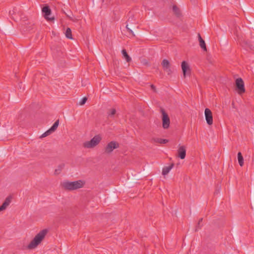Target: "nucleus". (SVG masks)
Masks as SVG:
<instances>
[{
	"mask_svg": "<svg viewBox=\"0 0 254 254\" xmlns=\"http://www.w3.org/2000/svg\"><path fill=\"white\" fill-rule=\"evenodd\" d=\"M64 163H62V164L59 165L57 166V168L55 170L54 174L56 175H58L60 174L61 173L62 171L64 168Z\"/></svg>",
	"mask_w": 254,
	"mask_h": 254,
	"instance_id": "obj_15",
	"label": "nucleus"
},
{
	"mask_svg": "<svg viewBox=\"0 0 254 254\" xmlns=\"http://www.w3.org/2000/svg\"><path fill=\"white\" fill-rule=\"evenodd\" d=\"M9 14L13 20L17 21L19 18H22L23 13L18 9L14 8L12 10L9 11Z\"/></svg>",
	"mask_w": 254,
	"mask_h": 254,
	"instance_id": "obj_7",
	"label": "nucleus"
},
{
	"mask_svg": "<svg viewBox=\"0 0 254 254\" xmlns=\"http://www.w3.org/2000/svg\"><path fill=\"white\" fill-rule=\"evenodd\" d=\"M119 147V144L115 141H112L108 143L105 147V153L106 154H110L115 149Z\"/></svg>",
	"mask_w": 254,
	"mask_h": 254,
	"instance_id": "obj_4",
	"label": "nucleus"
},
{
	"mask_svg": "<svg viewBox=\"0 0 254 254\" xmlns=\"http://www.w3.org/2000/svg\"><path fill=\"white\" fill-rule=\"evenodd\" d=\"M69 19L71 20H72L73 21H75V20L74 19H73L72 17H69Z\"/></svg>",
	"mask_w": 254,
	"mask_h": 254,
	"instance_id": "obj_30",
	"label": "nucleus"
},
{
	"mask_svg": "<svg viewBox=\"0 0 254 254\" xmlns=\"http://www.w3.org/2000/svg\"><path fill=\"white\" fill-rule=\"evenodd\" d=\"M52 133L51 131L49 130V129L46 131V132H45L44 133H43L41 136H40V138H43V137H46L48 135H49L50 134H51Z\"/></svg>",
	"mask_w": 254,
	"mask_h": 254,
	"instance_id": "obj_24",
	"label": "nucleus"
},
{
	"mask_svg": "<svg viewBox=\"0 0 254 254\" xmlns=\"http://www.w3.org/2000/svg\"><path fill=\"white\" fill-rule=\"evenodd\" d=\"M47 232L48 231L46 229L40 231L27 246V249L29 250L36 249L44 239Z\"/></svg>",
	"mask_w": 254,
	"mask_h": 254,
	"instance_id": "obj_2",
	"label": "nucleus"
},
{
	"mask_svg": "<svg viewBox=\"0 0 254 254\" xmlns=\"http://www.w3.org/2000/svg\"><path fill=\"white\" fill-rule=\"evenodd\" d=\"M238 159L239 165L243 166L244 165V159L240 152L238 153Z\"/></svg>",
	"mask_w": 254,
	"mask_h": 254,
	"instance_id": "obj_19",
	"label": "nucleus"
},
{
	"mask_svg": "<svg viewBox=\"0 0 254 254\" xmlns=\"http://www.w3.org/2000/svg\"><path fill=\"white\" fill-rule=\"evenodd\" d=\"M65 36L67 38L69 39H72L71 30L70 28H67L65 33Z\"/></svg>",
	"mask_w": 254,
	"mask_h": 254,
	"instance_id": "obj_20",
	"label": "nucleus"
},
{
	"mask_svg": "<svg viewBox=\"0 0 254 254\" xmlns=\"http://www.w3.org/2000/svg\"><path fill=\"white\" fill-rule=\"evenodd\" d=\"M164 70L165 71L168 75H170L172 73V70L170 66L167 68H166Z\"/></svg>",
	"mask_w": 254,
	"mask_h": 254,
	"instance_id": "obj_26",
	"label": "nucleus"
},
{
	"mask_svg": "<svg viewBox=\"0 0 254 254\" xmlns=\"http://www.w3.org/2000/svg\"><path fill=\"white\" fill-rule=\"evenodd\" d=\"M150 87H151V89H152L153 91L156 92V87H155V86L154 85L151 84V85H150Z\"/></svg>",
	"mask_w": 254,
	"mask_h": 254,
	"instance_id": "obj_28",
	"label": "nucleus"
},
{
	"mask_svg": "<svg viewBox=\"0 0 254 254\" xmlns=\"http://www.w3.org/2000/svg\"><path fill=\"white\" fill-rule=\"evenodd\" d=\"M162 65L163 69H165L170 66V64L168 60L166 59H164L162 62Z\"/></svg>",
	"mask_w": 254,
	"mask_h": 254,
	"instance_id": "obj_16",
	"label": "nucleus"
},
{
	"mask_svg": "<svg viewBox=\"0 0 254 254\" xmlns=\"http://www.w3.org/2000/svg\"><path fill=\"white\" fill-rule=\"evenodd\" d=\"M162 112V127L164 129L169 128L170 124V120L167 114L163 109L161 110Z\"/></svg>",
	"mask_w": 254,
	"mask_h": 254,
	"instance_id": "obj_5",
	"label": "nucleus"
},
{
	"mask_svg": "<svg viewBox=\"0 0 254 254\" xmlns=\"http://www.w3.org/2000/svg\"><path fill=\"white\" fill-rule=\"evenodd\" d=\"M173 10L174 13L178 16H179L181 14L180 9L176 5H174L173 6Z\"/></svg>",
	"mask_w": 254,
	"mask_h": 254,
	"instance_id": "obj_22",
	"label": "nucleus"
},
{
	"mask_svg": "<svg viewBox=\"0 0 254 254\" xmlns=\"http://www.w3.org/2000/svg\"><path fill=\"white\" fill-rule=\"evenodd\" d=\"M42 12L44 13V17L48 20L52 21L54 19V17H49V15H50L51 13V10L49 8L48 6H45L42 8Z\"/></svg>",
	"mask_w": 254,
	"mask_h": 254,
	"instance_id": "obj_10",
	"label": "nucleus"
},
{
	"mask_svg": "<svg viewBox=\"0 0 254 254\" xmlns=\"http://www.w3.org/2000/svg\"><path fill=\"white\" fill-rule=\"evenodd\" d=\"M87 98L86 97L83 98L79 102V105L82 106L86 102Z\"/></svg>",
	"mask_w": 254,
	"mask_h": 254,
	"instance_id": "obj_25",
	"label": "nucleus"
},
{
	"mask_svg": "<svg viewBox=\"0 0 254 254\" xmlns=\"http://www.w3.org/2000/svg\"><path fill=\"white\" fill-rule=\"evenodd\" d=\"M101 140L102 137L100 135H96L90 140L85 141L82 146L85 148H93L99 144Z\"/></svg>",
	"mask_w": 254,
	"mask_h": 254,
	"instance_id": "obj_3",
	"label": "nucleus"
},
{
	"mask_svg": "<svg viewBox=\"0 0 254 254\" xmlns=\"http://www.w3.org/2000/svg\"><path fill=\"white\" fill-rule=\"evenodd\" d=\"M236 85L239 94H242L245 92V89L244 87V83L242 78H239L236 79Z\"/></svg>",
	"mask_w": 254,
	"mask_h": 254,
	"instance_id": "obj_9",
	"label": "nucleus"
},
{
	"mask_svg": "<svg viewBox=\"0 0 254 254\" xmlns=\"http://www.w3.org/2000/svg\"><path fill=\"white\" fill-rule=\"evenodd\" d=\"M181 67L184 77H185L187 75H190V74L191 69L190 66L186 61H183L182 62Z\"/></svg>",
	"mask_w": 254,
	"mask_h": 254,
	"instance_id": "obj_6",
	"label": "nucleus"
},
{
	"mask_svg": "<svg viewBox=\"0 0 254 254\" xmlns=\"http://www.w3.org/2000/svg\"><path fill=\"white\" fill-rule=\"evenodd\" d=\"M59 125V120H57L54 125L51 127L49 129V130L51 131V132H54L57 128H58Z\"/></svg>",
	"mask_w": 254,
	"mask_h": 254,
	"instance_id": "obj_17",
	"label": "nucleus"
},
{
	"mask_svg": "<svg viewBox=\"0 0 254 254\" xmlns=\"http://www.w3.org/2000/svg\"><path fill=\"white\" fill-rule=\"evenodd\" d=\"M178 157L184 159L186 155V148L185 146H180L177 150Z\"/></svg>",
	"mask_w": 254,
	"mask_h": 254,
	"instance_id": "obj_11",
	"label": "nucleus"
},
{
	"mask_svg": "<svg viewBox=\"0 0 254 254\" xmlns=\"http://www.w3.org/2000/svg\"><path fill=\"white\" fill-rule=\"evenodd\" d=\"M198 41L199 42V46L204 51H207L206 46L205 45V43L204 41L201 38L200 35L199 34H198Z\"/></svg>",
	"mask_w": 254,
	"mask_h": 254,
	"instance_id": "obj_13",
	"label": "nucleus"
},
{
	"mask_svg": "<svg viewBox=\"0 0 254 254\" xmlns=\"http://www.w3.org/2000/svg\"><path fill=\"white\" fill-rule=\"evenodd\" d=\"M155 141L159 143L165 144L168 142V140L162 138H156L155 139Z\"/></svg>",
	"mask_w": 254,
	"mask_h": 254,
	"instance_id": "obj_21",
	"label": "nucleus"
},
{
	"mask_svg": "<svg viewBox=\"0 0 254 254\" xmlns=\"http://www.w3.org/2000/svg\"><path fill=\"white\" fill-rule=\"evenodd\" d=\"M61 185L64 190L72 191L83 188L85 185V182L82 180L74 182L65 181L62 182Z\"/></svg>",
	"mask_w": 254,
	"mask_h": 254,
	"instance_id": "obj_1",
	"label": "nucleus"
},
{
	"mask_svg": "<svg viewBox=\"0 0 254 254\" xmlns=\"http://www.w3.org/2000/svg\"><path fill=\"white\" fill-rule=\"evenodd\" d=\"M116 113V110L115 109H111L108 111V114L109 117H112L115 115Z\"/></svg>",
	"mask_w": 254,
	"mask_h": 254,
	"instance_id": "obj_23",
	"label": "nucleus"
},
{
	"mask_svg": "<svg viewBox=\"0 0 254 254\" xmlns=\"http://www.w3.org/2000/svg\"><path fill=\"white\" fill-rule=\"evenodd\" d=\"M202 221V218H201L198 221V225L199 226L200 223Z\"/></svg>",
	"mask_w": 254,
	"mask_h": 254,
	"instance_id": "obj_29",
	"label": "nucleus"
},
{
	"mask_svg": "<svg viewBox=\"0 0 254 254\" xmlns=\"http://www.w3.org/2000/svg\"><path fill=\"white\" fill-rule=\"evenodd\" d=\"M126 28H127V31H128L129 33H131V34L133 36H135V35H134V33L133 32V31H132V30H131L129 28H128V25H127V26H126Z\"/></svg>",
	"mask_w": 254,
	"mask_h": 254,
	"instance_id": "obj_27",
	"label": "nucleus"
},
{
	"mask_svg": "<svg viewBox=\"0 0 254 254\" xmlns=\"http://www.w3.org/2000/svg\"><path fill=\"white\" fill-rule=\"evenodd\" d=\"M174 166V163H172L169 166L164 167L162 170V175L164 176L167 175L169 173V172L170 171V170L173 168Z\"/></svg>",
	"mask_w": 254,
	"mask_h": 254,
	"instance_id": "obj_14",
	"label": "nucleus"
},
{
	"mask_svg": "<svg viewBox=\"0 0 254 254\" xmlns=\"http://www.w3.org/2000/svg\"><path fill=\"white\" fill-rule=\"evenodd\" d=\"M204 115L207 124L210 126L212 125L213 124V117L211 110L208 108H206Z\"/></svg>",
	"mask_w": 254,
	"mask_h": 254,
	"instance_id": "obj_8",
	"label": "nucleus"
},
{
	"mask_svg": "<svg viewBox=\"0 0 254 254\" xmlns=\"http://www.w3.org/2000/svg\"><path fill=\"white\" fill-rule=\"evenodd\" d=\"M12 200V196L9 195L7 196L4 200L2 204L0 206V212L3 211L6 209V208L10 204Z\"/></svg>",
	"mask_w": 254,
	"mask_h": 254,
	"instance_id": "obj_12",
	"label": "nucleus"
},
{
	"mask_svg": "<svg viewBox=\"0 0 254 254\" xmlns=\"http://www.w3.org/2000/svg\"><path fill=\"white\" fill-rule=\"evenodd\" d=\"M122 52L123 55V56L124 57V58H125V59H126V61H127V62H128H128H130V61H131V58H130V57L128 55V54H127V51H126V50H125V49H124V50H122Z\"/></svg>",
	"mask_w": 254,
	"mask_h": 254,
	"instance_id": "obj_18",
	"label": "nucleus"
}]
</instances>
